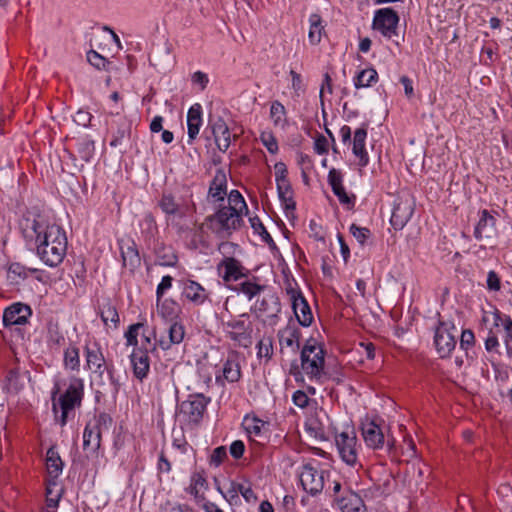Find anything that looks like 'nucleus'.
Returning <instances> with one entry per match:
<instances>
[{"mask_svg":"<svg viewBox=\"0 0 512 512\" xmlns=\"http://www.w3.org/2000/svg\"><path fill=\"white\" fill-rule=\"evenodd\" d=\"M31 315L32 310L29 305L21 302L13 303L4 310L2 323L7 328L14 325H25Z\"/></svg>","mask_w":512,"mask_h":512,"instance_id":"13","label":"nucleus"},{"mask_svg":"<svg viewBox=\"0 0 512 512\" xmlns=\"http://www.w3.org/2000/svg\"><path fill=\"white\" fill-rule=\"evenodd\" d=\"M415 209V200L409 194L398 196L394 201L391 215V225L396 230H401L411 219Z\"/></svg>","mask_w":512,"mask_h":512,"instance_id":"8","label":"nucleus"},{"mask_svg":"<svg viewBox=\"0 0 512 512\" xmlns=\"http://www.w3.org/2000/svg\"><path fill=\"white\" fill-rule=\"evenodd\" d=\"M314 150L316 153L323 155L328 153V140L323 135H318L314 141Z\"/></svg>","mask_w":512,"mask_h":512,"instance_id":"62","label":"nucleus"},{"mask_svg":"<svg viewBox=\"0 0 512 512\" xmlns=\"http://www.w3.org/2000/svg\"><path fill=\"white\" fill-rule=\"evenodd\" d=\"M182 296L194 305H202L209 297V292L194 280L182 281Z\"/></svg>","mask_w":512,"mask_h":512,"instance_id":"19","label":"nucleus"},{"mask_svg":"<svg viewBox=\"0 0 512 512\" xmlns=\"http://www.w3.org/2000/svg\"><path fill=\"white\" fill-rule=\"evenodd\" d=\"M87 61L98 70L107 69V65L110 64V62L104 56L95 50H90L87 52Z\"/></svg>","mask_w":512,"mask_h":512,"instance_id":"48","label":"nucleus"},{"mask_svg":"<svg viewBox=\"0 0 512 512\" xmlns=\"http://www.w3.org/2000/svg\"><path fill=\"white\" fill-rule=\"evenodd\" d=\"M236 292L243 293L249 300L264 291L265 286L251 281H244L232 288Z\"/></svg>","mask_w":512,"mask_h":512,"instance_id":"40","label":"nucleus"},{"mask_svg":"<svg viewBox=\"0 0 512 512\" xmlns=\"http://www.w3.org/2000/svg\"><path fill=\"white\" fill-rule=\"evenodd\" d=\"M276 184L278 196L284 207L286 217H294L296 202L293 199V191L289 180H282V182Z\"/></svg>","mask_w":512,"mask_h":512,"instance_id":"23","label":"nucleus"},{"mask_svg":"<svg viewBox=\"0 0 512 512\" xmlns=\"http://www.w3.org/2000/svg\"><path fill=\"white\" fill-rule=\"evenodd\" d=\"M218 270L225 282L237 281L247 275L240 261L233 257L223 259L218 265Z\"/></svg>","mask_w":512,"mask_h":512,"instance_id":"18","label":"nucleus"},{"mask_svg":"<svg viewBox=\"0 0 512 512\" xmlns=\"http://www.w3.org/2000/svg\"><path fill=\"white\" fill-rule=\"evenodd\" d=\"M367 130H355L353 139V154L358 158V164L365 167L369 163V156L365 148Z\"/></svg>","mask_w":512,"mask_h":512,"instance_id":"26","label":"nucleus"},{"mask_svg":"<svg viewBox=\"0 0 512 512\" xmlns=\"http://www.w3.org/2000/svg\"><path fill=\"white\" fill-rule=\"evenodd\" d=\"M378 80V73L374 68L364 69L360 71L354 78V85L357 89L370 87Z\"/></svg>","mask_w":512,"mask_h":512,"instance_id":"36","label":"nucleus"},{"mask_svg":"<svg viewBox=\"0 0 512 512\" xmlns=\"http://www.w3.org/2000/svg\"><path fill=\"white\" fill-rule=\"evenodd\" d=\"M121 256L123 265L134 271L141 264V259L138 250L134 246H128L126 250H122Z\"/></svg>","mask_w":512,"mask_h":512,"instance_id":"39","label":"nucleus"},{"mask_svg":"<svg viewBox=\"0 0 512 512\" xmlns=\"http://www.w3.org/2000/svg\"><path fill=\"white\" fill-rule=\"evenodd\" d=\"M287 293L290 295L292 308L299 324L304 327L309 326L312 323L313 315L308 302L300 291L291 288L287 290Z\"/></svg>","mask_w":512,"mask_h":512,"instance_id":"15","label":"nucleus"},{"mask_svg":"<svg viewBox=\"0 0 512 512\" xmlns=\"http://www.w3.org/2000/svg\"><path fill=\"white\" fill-rule=\"evenodd\" d=\"M328 182L332 188L333 193L338 197V200L342 204H354L351 197L345 191V188L342 184V174L340 171L332 168L328 174Z\"/></svg>","mask_w":512,"mask_h":512,"instance_id":"25","label":"nucleus"},{"mask_svg":"<svg viewBox=\"0 0 512 512\" xmlns=\"http://www.w3.org/2000/svg\"><path fill=\"white\" fill-rule=\"evenodd\" d=\"M63 365H64L65 369H69L72 371H79L80 355H79V349L76 346L70 345L64 350Z\"/></svg>","mask_w":512,"mask_h":512,"instance_id":"35","label":"nucleus"},{"mask_svg":"<svg viewBox=\"0 0 512 512\" xmlns=\"http://www.w3.org/2000/svg\"><path fill=\"white\" fill-rule=\"evenodd\" d=\"M24 238L34 242L36 254L49 267L62 263L67 252L65 231L57 224H50L43 216L26 217L21 223Z\"/></svg>","mask_w":512,"mask_h":512,"instance_id":"1","label":"nucleus"},{"mask_svg":"<svg viewBox=\"0 0 512 512\" xmlns=\"http://www.w3.org/2000/svg\"><path fill=\"white\" fill-rule=\"evenodd\" d=\"M487 287L491 291H499L501 288V282L498 274L491 270L487 275Z\"/></svg>","mask_w":512,"mask_h":512,"instance_id":"61","label":"nucleus"},{"mask_svg":"<svg viewBox=\"0 0 512 512\" xmlns=\"http://www.w3.org/2000/svg\"><path fill=\"white\" fill-rule=\"evenodd\" d=\"M230 113L219 102H211L208 111L207 128H229Z\"/></svg>","mask_w":512,"mask_h":512,"instance_id":"21","label":"nucleus"},{"mask_svg":"<svg viewBox=\"0 0 512 512\" xmlns=\"http://www.w3.org/2000/svg\"><path fill=\"white\" fill-rule=\"evenodd\" d=\"M474 344L475 336L473 331L470 329L463 330L460 337V348L467 352Z\"/></svg>","mask_w":512,"mask_h":512,"instance_id":"53","label":"nucleus"},{"mask_svg":"<svg viewBox=\"0 0 512 512\" xmlns=\"http://www.w3.org/2000/svg\"><path fill=\"white\" fill-rule=\"evenodd\" d=\"M237 490L247 502L257 501V496L250 486L239 483L237 484Z\"/></svg>","mask_w":512,"mask_h":512,"instance_id":"60","label":"nucleus"},{"mask_svg":"<svg viewBox=\"0 0 512 512\" xmlns=\"http://www.w3.org/2000/svg\"><path fill=\"white\" fill-rule=\"evenodd\" d=\"M191 80L193 84L199 85L201 90H204L209 83L208 75L202 71H196L192 75Z\"/></svg>","mask_w":512,"mask_h":512,"instance_id":"63","label":"nucleus"},{"mask_svg":"<svg viewBox=\"0 0 512 512\" xmlns=\"http://www.w3.org/2000/svg\"><path fill=\"white\" fill-rule=\"evenodd\" d=\"M148 353V347L143 345L138 348H134L130 355L133 374L140 381H143V379L147 377L150 370V358Z\"/></svg>","mask_w":512,"mask_h":512,"instance_id":"16","label":"nucleus"},{"mask_svg":"<svg viewBox=\"0 0 512 512\" xmlns=\"http://www.w3.org/2000/svg\"><path fill=\"white\" fill-rule=\"evenodd\" d=\"M84 353L86 358V368L97 373L100 377H102L106 370L110 379L111 393L116 395L119 391L120 383L114 376L115 370L113 365H106V360L99 344L94 342L92 345H86Z\"/></svg>","mask_w":512,"mask_h":512,"instance_id":"5","label":"nucleus"},{"mask_svg":"<svg viewBox=\"0 0 512 512\" xmlns=\"http://www.w3.org/2000/svg\"><path fill=\"white\" fill-rule=\"evenodd\" d=\"M100 317L103 321L105 326H110V323L112 324L113 328H117L119 324V314L117 312V309L114 305H112L110 302L104 303L100 307Z\"/></svg>","mask_w":512,"mask_h":512,"instance_id":"34","label":"nucleus"},{"mask_svg":"<svg viewBox=\"0 0 512 512\" xmlns=\"http://www.w3.org/2000/svg\"><path fill=\"white\" fill-rule=\"evenodd\" d=\"M273 355V340L271 337L261 339L257 344L258 358L270 360Z\"/></svg>","mask_w":512,"mask_h":512,"instance_id":"46","label":"nucleus"},{"mask_svg":"<svg viewBox=\"0 0 512 512\" xmlns=\"http://www.w3.org/2000/svg\"><path fill=\"white\" fill-rule=\"evenodd\" d=\"M227 458V451L224 446L215 448L210 456V464L215 467L220 466L223 461Z\"/></svg>","mask_w":512,"mask_h":512,"instance_id":"54","label":"nucleus"},{"mask_svg":"<svg viewBox=\"0 0 512 512\" xmlns=\"http://www.w3.org/2000/svg\"><path fill=\"white\" fill-rule=\"evenodd\" d=\"M251 226L254 229V232L258 233L262 240L269 245L271 249L276 248V244L271 237V235L266 230L265 226L261 222V220L258 217L250 218Z\"/></svg>","mask_w":512,"mask_h":512,"instance_id":"44","label":"nucleus"},{"mask_svg":"<svg viewBox=\"0 0 512 512\" xmlns=\"http://www.w3.org/2000/svg\"><path fill=\"white\" fill-rule=\"evenodd\" d=\"M361 430L363 439L368 447L373 449L383 447L384 434L382 429L374 421L363 423Z\"/></svg>","mask_w":512,"mask_h":512,"instance_id":"22","label":"nucleus"},{"mask_svg":"<svg viewBox=\"0 0 512 512\" xmlns=\"http://www.w3.org/2000/svg\"><path fill=\"white\" fill-rule=\"evenodd\" d=\"M227 337L236 345L247 348L252 344V327L243 320H230L226 322Z\"/></svg>","mask_w":512,"mask_h":512,"instance_id":"11","label":"nucleus"},{"mask_svg":"<svg viewBox=\"0 0 512 512\" xmlns=\"http://www.w3.org/2000/svg\"><path fill=\"white\" fill-rule=\"evenodd\" d=\"M492 316L494 326L497 328H503V341L507 349L508 347L512 346V319L510 316L502 314L499 310H495L492 313Z\"/></svg>","mask_w":512,"mask_h":512,"instance_id":"29","label":"nucleus"},{"mask_svg":"<svg viewBox=\"0 0 512 512\" xmlns=\"http://www.w3.org/2000/svg\"><path fill=\"white\" fill-rule=\"evenodd\" d=\"M310 29L308 39L310 44L318 45L322 38L324 27L322 26V19L319 14H311L309 17Z\"/></svg>","mask_w":512,"mask_h":512,"instance_id":"33","label":"nucleus"},{"mask_svg":"<svg viewBox=\"0 0 512 512\" xmlns=\"http://www.w3.org/2000/svg\"><path fill=\"white\" fill-rule=\"evenodd\" d=\"M185 336V328L178 322L171 323L168 329V339L161 338L158 345L163 350H168L174 344H180Z\"/></svg>","mask_w":512,"mask_h":512,"instance_id":"28","label":"nucleus"},{"mask_svg":"<svg viewBox=\"0 0 512 512\" xmlns=\"http://www.w3.org/2000/svg\"><path fill=\"white\" fill-rule=\"evenodd\" d=\"M261 139L270 153L274 154L278 151L276 139L271 135L269 131H263L261 134Z\"/></svg>","mask_w":512,"mask_h":512,"instance_id":"57","label":"nucleus"},{"mask_svg":"<svg viewBox=\"0 0 512 512\" xmlns=\"http://www.w3.org/2000/svg\"><path fill=\"white\" fill-rule=\"evenodd\" d=\"M300 335L299 328L295 326H287L278 333L279 343L281 346L292 348L293 352H297L300 348Z\"/></svg>","mask_w":512,"mask_h":512,"instance_id":"27","label":"nucleus"},{"mask_svg":"<svg viewBox=\"0 0 512 512\" xmlns=\"http://www.w3.org/2000/svg\"><path fill=\"white\" fill-rule=\"evenodd\" d=\"M159 207L166 215H178L183 216L179 204L175 201V198L171 194H163L160 201Z\"/></svg>","mask_w":512,"mask_h":512,"instance_id":"37","label":"nucleus"},{"mask_svg":"<svg viewBox=\"0 0 512 512\" xmlns=\"http://www.w3.org/2000/svg\"><path fill=\"white\" fill-rule=\"evenodd\" d=\"M245 451V445L241 440H235L230 445V454L235 459H240Z\"/></svg>","mask_w":512,"mask_h":512,"instance_id":"64","label":"nucleus"},{"mask_svg":"<svg viewBox=\"0 0 512 512\" xmlns=\"http://www.w3.org/2000/svg\"><path fill=\"white\" fill-rule=\"evenodd\" d=\"M202 125V106L195 103L187 113V128H200Z\"/></svg>","mask_w":512,"mask_h":512,"instance_id":"45","label":"nucleus"},{"mask_svg":"<svg viewBox=\"0 0 512 512\" xmlns=\"http://www.w3.org/2000/svg\"><path fill=\"white\" fill-rule=\"evenodd\" d=\"M188 506L176 502L166 501L160 506L159 512H187Z\"/></svg>","mask_w":512,"mask_h":512,"instance_id":"59","label":"nucleus"},{"mask_svg":"<svg viewBox=\"0 0 512 512\" xmlns=\"http://www.w3.org/2000/svg\"><path fill=\"white\" fill-rule=\"evenodd\" d=\"M300 482L303 489L312 496L322 492L324 488L323 472L318 471L311 464H305L300 472Z\"/></svg>","mask_w":512,"mask_h":512,"instance_id":"12","label":"nucleus"},{"mask_svg":"<svg viewBox=\"0 0 512 512\" xmlns=\"http://www.w3.org/2000/svg\"><path fill=\"white\" fill-rule=\"evenodd\" d=\"M350 232L361 245H363L371 235L368 228L359 227L356 224L350 226Z\"/></svg>","mask_w":512,"mask_h":512,"instance_id":"52","label":"nucleus"},{"mask_svg":"<svg viewBox=\"0 0 512 512\" xmlns=\"http://www.w3.org/2000/svg\"><path fill=\"white\" fill-rule=\"evenodd\" d=\"M143 323H135L129 326L128 330L125 332V338L128 346H134L135 348H138V334L139 329L143 328Z\"/></svg>","mask_w":512,"mask_h":512,"instance_id":"49","label":"nucleus"},{"mask_svg":"<svg viewBox=\"0 0 512 512\" xmlns=\"http://www.w3.org/2000/svg\"><path fill=\"white\" fill-rule=\"evenodd\" d=\"M19 370L17 368L10 369L6 375V381L8 390H13L18 392L21 389V385H19Z\"/></svg>","mask_w":512,"mask_h":512,"instance_id":"51","label":"nucleus"},{"mask_svg":"<svg viewBox=\"0 0 512 512\" xmlns=\"http://www.w3.org/2000/svg\"><path fill=\"white\" fill-rule=\"evenodd\" d=\"M112 423V417L105 412L95 415L88 421L83 431V450L87 458H98L102 433L108 431Z\"/></svg>","mask_w":512,"mask_h":512,"instance_id":"2","label":"nucleus"},{"mask_svg":"<svg viewBox=\"0 0 512 512\" xmlns=\"http://www.w3.org/2000/svg\"><path fill=\"white\" fill-rule=\"evenodd\" d=\"M211 399L201 393L190 394L187 400L179 405V414L185 421L199 424Z\"/></svg>","mask_w":512,"mask_h":512,"instance_id":"6","label":"nucleus"},{"mask_svg":"<svg viewBox=\"0 0 512 512\" xmlns=\"http://www.w3.org/2000/svg\"><path fill=\"white\" fill-rule=\"evenodd\" d=\"M254 311L268 318H276L281 311L279 297L274 292L265 294L262 299L256 301Z\"/></svg>","mask_w":512,"mask_h":512,"instance_id":"17","label":"nucleus"},{"mask_svg":"<svg viewBox=\"0 0 512 512\" xmlns=\"http://www.w3.org/2000/svg\"><path fill=\"white\" fill-rule=\"evenodd\" d=\"M84 395V381L78 377H72L66 391L60 396L59 404L64 409H74L79 407Z\"/></svg>","mask_w":512,"mask_h":512,"instance_id":"14","label":"nucleus"},{"mask_svg":"<svg viewBox=\"0 0 512 512\" xmlns=\"http://www.w3.org/2000/svg\"><path fill=\"white\" fill-rule=\"evenodd\" d=\"M270 116L275 126L284 127L287 123L285 107L279 102L274 101L270 107Z\"/></svg>","mask_w":512,"mask_h":512,"instance_id":"43","label":"nucleus"},{"mask_svg":"<svg viewBox=\"0 0 512 512\" xmlns=\"http://www.w3.org/2000/svg\"><path fill=\"white\" fill-rule=\"evenodd\" d=\"M474 236L478 240L493 239L496 236V219L487 210L481 211Z\"/></svg>","mask_w":512,"mask_h":512,"instance_id":"20","label":"nucleus"},{"mask_svg":"<svg viewBox=\"0 0 512 512\" xmlns=\"http://www.w3.org/2000/svg\"><path fill=\"white\" fill-rule=\"evenodd\" d=\"M94 141L84 140L80 143L79 151L85 161H89L94 152Z\"/></svg>","mask_w":512,"mask_h":512,"instance_id":"58","label":"nucleus"},{"mask_svg":"<svg viewBox=\"0 0 512 512\" xmlns=\"http://www.w3.org/2000/svg\"><path fill=\"white\" fill-rule=\"evenodd\" d=\"M223 377L230 383L238 382L241 378V367L235 356H229L223 364Z\"/></svg>","mask_w":512,"mask_h":512,"instance_id":"31","label":"nucleus"},{"mask_svg":"<svg viewBox=\"0 0 512 512\" xmlns=\"http://www.w3.org/2000/svg\"><path fill=\"white\" fill-rule=\"evenodd\" d=\"M173 278L170 275L162 277L156 289L157 302H160L164 293L172 287Z\"/></svg>","mask_w":512,"mask_h":512,"instance_id":"56","label":"nucleus"},{"mask_svg":"<svg viewBox=\"0 0 512 512\" xmlns=\"http://www.w3.org/2000/svg\"><path fill=\"white\" fill-rule=\"evenodd\" d=\"M159 314L166 319H174L179 311L178 304L173 299L157 302Z\"/></svg>","mask_w":512,"mask_h":512,"instance_id":"42","label":"nucleus"},{"mask_svg":"<svg viewBox=\"0 0 512 512\" xmlns=\"http://www.w3.org/2000/svg\"><path fill=\"white\" fill-rule=\"evenodd\" d=\"M227 178L226 174L222 169H218L213 177L210 184L208 196L214 201H224L227 194Z\"/></svg>","mask_w":512,"mask_h":512,"instance_id":"24","label":"nucleus"},{"mask_svg":"<svg viewBox=\"0 0 512 512\" xmlns=\"http://www.w3.org/2000/svg\"><path fill=\"white\" fill-rule=\"evenodd\" d=\"M450 328L455 329L453 323L439 321L435 330L434 344L440 358L449 357L456 347V339L455 336L450 333Z\"/></svg>","mask_w":512,"mask_h":512,"instance_id":"9","label":"nucleus"},{"mask_svg":"<svg viewBox=\"0 0 512 512\" xmlns=\"http://www.w3.org/2000/svg\"><path fill=\"white\" fill-rule=\"evenodd\" d=\"M325 350L314 338H309L301 349V368L310 379L319 380L324 375Z\"/></svg>","mask_w":512,"mask_h":512,"instance_id":"3","label":"nucleus"},{"mask_svg":"<svg viewBox=\"0 0 512 512\" xmlns=\"http://www.w3.org/2000/svg\"><path fill=\"white\" fill-rule=\"evenodd\" d=\"M73 121L76 125L82 126L83 128H87L88 126H92V115L84 110H79L73 117Z\"/></svg>","mask_w":512,"mask_h":512,"instance_id":"55","label":"nucleus"},{"mask_svg":"<svg viewBox=\"0 0 512 512\" xmlns=\"http://www.w3.org/2000/svg\"><path fill=\"white\" fill-rule=\"evenodd\" d=\"M46 465L51 478L56 479L62 473L63 462L53 447L47 451Z\"/></svg>","mask_w":512,"mask_h":512,"instance_id":"32","label":"nucleus"},{"mask_svg":"<svg viewBox=\"0 0 512 512\" xmlns=\"http://www.w3.org/2000/svg\"><path fill=\"white\" fill-rule=\"evenodd\" d=\"M223 208H230L231 212L242 216V211L247 210L246 202L238 190H232L228 195V205Z\"/></svg>","mask_w":512,"mask_h":512,"instance_id":"38","label":"nucleus"},{"mask_svg":"<svg viewBox=\"0 0 512 512\" xmlns=\"http://www.w3.org/2000/svg\"><path fill=\"white\" fill-rule=\"evenodd\" d=\"M56 487L57 483L55 481H49L46 487V504L48 508L55 509L58 506L61 494L58 490L54 493V488Z\"/></svg>","mask_w":512,"mask_h":512,"instance_id":"47","label":"nucleus"},{"mask_svg":"<svg viewBox=\"0 0 512 512\" xmlns=\"http://www.w3.org/2000/svg\"><path fill=\"white\" fill-rule=\"evenodd\" d=\"M206 486V479L200 473H194L191 477L190 494L197 496L199 491Z\"/></svg>","mask_w":512,"mask_h":512,"instance_id":"50","label":"nucleus"},{"mask_svg":"<svg viewBox=\"0 0 512 512\" xmlns=\"http://www.w3.org/2000/svg\"><path fill=\"white\" fill-rule=\"evenodd\" d=\"M37 269L26 268L20 263H11L8 267V278L12 282L18 283L19 280H25L28 277V272L34 273Z\"/></svg>","mask_w":512,"mask_h":512,"instance_id":"41","label":"nucleus"},{"mask_svg":"<svg viewBox=\"0 0 512 512\" xmlns=\"http://www.w3.org/2000/svg\"><path fill=\"white\" fill-rule=\"evenodd\" d=\"M336 446L341 459L349 466L357 464V438L354 431H343L335 437Z\"/></svg>","mask_w":512,"mask_h":512,"instance_id":"10","label":"nucleus"},{"mask_svg":"<svg viewBox=\"0 0 512 512\" xmlns=\"http://www.w3.org/2000/svg\"><path fill=\"white\" fill-rule=\"evenodd\" d=\"M242 216L231 212L230 208L220 207L214 214L206 217V224L217 238L225 240L230 238L234 231L242 224Z\"/></svg>","mask_w":512,"mask_h":512,"instance_id":"4","label":"nucleus"},{"mask_svg":"<svg viewBox=\"0 0 512 512\" xmlns=\"http://www.w3.org/2000/svg\"><path fill=\"white\" fill-rule=\"evenodd\" d=\"M399 21V15L393 8H380L374 12L372 29L379 31L383 37L392 39L398 36Z\"/></svg>","mask_w":512,"mask_h":512,"instance_id":"7","label":"nucleus"},{"mask_svg":"<svg viewBox=\"0 0 512 512\" xmlns=\"http://www.w3.org/2000/svg\"><path fill=\"white\" fill-rule=\"evenodd\" d=\"M337 504L342 512H359L361 507L364 506L362 498L354 492L339 498Z\"/></svg>","mask_w":512,"mask_h":512,"instance_id":"30","label":"nucleus"}]
</instances>
